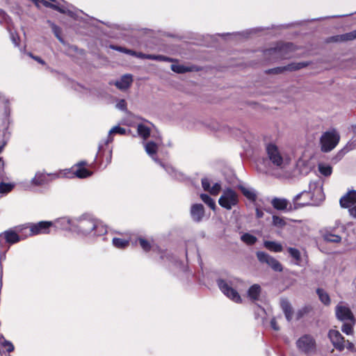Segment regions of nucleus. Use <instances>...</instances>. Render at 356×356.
<instances>
[{
  "instance_id": "28",
  "label": "nucleus",
  "mask_w": 356,
  "mask_h": 356,
  "mask_svg": "<svg viewBox=\"0 0 356 356\" xmlns=\"http://www.w3.org/2000/svg\"><path fill=\"white\" fill-rule=\"evenodd\" d=\"M287 251L289 255L294 259L295 264L298 266H301L302 258L301 254L299 250L295 248H288Z\"/></svg>"
},
{
  "instance_id": "16",
  "label": "nucleus",
  "mask_w": 356,
  "mask_h": 356,
  "mask_svg": "<svg viewBox=\"0 0 356 356\" xmlns=\"http://www.w3.org/2000/svg\"><path fill=\"white\" fill-rule=\"evenodd\" d=\"M114 134H119L120 135H124L126 134V129L120 127V126H115L108 131V136L107 139L104 142V144L100 143L98 147V152L96 155V158H101L104 154V146L107 145L109 143L113 141L112 135Z\"/></svg>"
},
{
  "instance_id": "49",
  "label": "nucleus",
  "mask_w": 356,
  "mask_h": 356,
  "mask_svg": "<svg viewBox=\"0 0 356 356\" xmlns=\"http://www.w3.org/2000/svg\"><path fill=\"white\" fill-rule=\"evenodd\" d=\"M202 186L204 191H209L210 187V181L207 178L202 179Z\"/></svg>"
},
{
  "instance_id": "2",
  "label": "nucleus",
  "mask_w": 356,
  "mask_h": 356,
  "mask_svg": "<svg viewBox=\"0 0 356 356\" xmlns=\"http://www.w3.org/2000/svg\"><path fill=\"white\" fill-rule=\"evenodd\" d=\"M339 140L340 136L334 129L324 132L320 138L321 151L330 152L337 145Z\"/></svg>"
},
{
  "instance_id": "20",
  "label": "nucleus",
  "mask_w": 356,
  "mask_h": 356,
  "mask_svg": "<svg viewBox=\"0 0 356 356\" xmlns=\"http://www.w3.org/2000/svg\"><path fill=\"white\" fill-rule=\"evenodd\" d=\"M191 216L193 221L200 222L204 216V208L202 204H194L191 208Z\"/></svg>"
},
{
  "instance_id": "17",
  "label": "nucleus",
  "mask_w": 356,
  "mask_h": 356,
  "mask_svg": "<svg viewBox=\"0 0 356 356\" xmlns=\"http://www.w3.org/2000/svg\"><path fill=\"white\" fill-rule=\"evenodd\" d=\"M21 240L19 236L13 230H7L0 234V244L4 245H10L16 243Z\"/></svg>"
},
{
  "instance_id": "32",
  "label": "nucleus",
  "mask_w": 356,
  "mask_h": 356,
  "mask_svg": "<svg viewBox=\"0 0 356 356\" xmlns=\"http://www.w3.org/2000/svg\"><path fill=\"white\" fill-rule=\"evenodd\" d=\"M316 293L318 296L320 300L325 305H329L330 304V298L327 292L324 291L323 289H317Z\"/></svg>"
},
{
  "instance_id": "33",
  "label": "nucleus",
  "mask_w": 356,
  "mask_h": 356,
  "mask_svg": "<svg viewBox=\"0 0 356 356\" xmlns=\"http://www.w3.org/2000/svg\"><path fill=\"white\" fill-rule=\"evenodd\" d=\"M137 131L140 136L143 139H147L150 135V129L143 124H139L137 127Z\"/></svg>"
},
{
  "instance_id": "18",
  "label": "nucleus",
  "mask_w": 356,
  "mask_h": 356,
  "mask_svg": "<svg viewBox=\"0 0 356 356\" xmlns=\"http://www.w3.org/2000/svg\"><path fill=\"white\" fill-rule=\"evenodd\" d=\"M53 225L51 221H40L30 226V232L31 235H37L40 234H48L49 227Z\"/></svg>"
},
{
  "instance_id": "22",
  "label": "nucleus",
  "mask_w": 356,
  "mask_h": 356,
  "mask_svg": "<svg viewBox=\"0 0 356 356\" xmlns=\"http://www.w3.org/2000/svg\"><path fill=\"white\" fill-rule=\"evenodd\" d=\"M133 81L131 74L123 75L119 81H116L113 84L120 90H124L129 88Z\"/></svg>"
},
{
  "instance_id": "27",
  "label": "nucleus",
  "mask_w": 356,
  "mask_h": 356,
  "mask_svg": "<svg viewBox=\"0 0 356 356\" xmlns=\"http://www.w3.org/2000/svg\"><path fill=\"white\" fill-rule=\"evenodd\" d=\"M238 188L243 195L251 202H255L257 199V194L254 189L245 187L243 186H238Z\"/></svg>"
},
{
  "instance_id": "43",
  "label": "nucleus",
  "mask_w": 356,
  "mask_h": 356,
  "mask_svg": "<svg viewBox=\"0 0 356 356\" xmlns=\"http://www.w3.org/2000/svg\"><path fill=\"white\" fill-rule=\"evenodd\" d=\"M312 310V307L310 306H305L300 309V310L297 312V319H300L306 314L309 313Z\"/></svg>"
},
{
  "instance_id": "35",
  "label": "nucleus",
  "mask_w": 356,
  "mask_h": 356,
  "mask_svg": "<svg viewBox=\"0 0 356 356\" xmlns=\"http://www.w3.org/2000/svg\"><path fill=\"white\" fill-rule=\"evenodd\" d=\"M9 245H4V244H0V275L2 277L3 274V266L2 261L6 259V253L9 250Z\"/></svg>"
},
{
  "instance_id": "58",
  "label": "nucleus",
  "mask_w": 356,
  "mask_h": 356,
  "mask_svg": "<svg viewBox=\"0 0 356 356\" xmlns=\"http://www.w3.org/2000/svg\"><path fill=\"white\" fill-rule=\"evenodd\" d=\"M30 56H31L34 60H37L38 63L44 65L45 62L39 56H34L31 54H29Z\"/></svg>"
},
{
  "instance_id": "53",
  "label": "nucleus",
  "mask_w": 356,
  "mask_h": 356,
  "mask_svg": "<svg viewBox=\"0 0 356 356\" xmlns=\"http://www.w3.org/2000/svg\"><path fill=\"white\" fill-rule=\"evenodd\" d=\"M8 15L3 11L2 9L0 8V23H3L7 21L8 19Z\"/></svg>"
},
{
  "instance_id": "40",
  "label": "nucleus",
  "mask_w": 356,
  "mask_h": 356,
  "mask_svg": "<svg viewBox=\"0 0 356 356\" xmlns=\"http://www.w3.org/2000/svg\"><path fill=\"white\" fill-rule=\"evenodd\" d=\"M113 244L115 247L120 249L125 248L129 245V241L120 238H113Z\"/></svg>"
},
{
  "instance_id": "29",
  "label": "nucleus",
  "mask_w": 356,
  "mask_h": 356,
  "mask_svg": "<svg viewBox=\"0 0 356 356\" xmlns=\"http://www.w3.org/2000/svg\"><path fill=\"white\" fill-rule=\"evenodd\" d=\"M171 70L177 74H184L186 72H192L193 67L189 66H186L184 65L179 64H172L170 67Z\"/></svg>"
},
{
  "instance_id": "9",
  "label": "nucleus",
  "mask_w": 356,
  "mask_h": 356,
  "mask_svg": "<svg viewBox=\"0 0 356 356\" xmlns=\"http://www.w3.org/2000/svg\"><path fill=\"white\" fill-rule=\"evenodd\" d=\"M266 153L271 163L279 168L283 167L284 159L281 155L278 147L272 143H269L266 147Z\"/></svg>"
},
{
  "instance_id": "61",
  "label": "nucleus",
  "mask_w": 356,
  "mask_h": 356,
  "mask_svg": "<svg viewBox=\"0 0 356 356\" xmlns=\"http://www.w3.org/2000/svg\"><path fill=\"white\" fill-rule=\"evenodd\" d=\"M158 55H154V54H146V58L156 60H157Z\"/></svg>"
},
{
  "instance_id": "54",
  "label": "nucleus",
  "mask_w": 356,
  "mask_h": 356,
  "mask_svg": "<svg viewBox=\"0 0 356 356\" xmlns=\"http://www.w3.org/2000/svg\"><path fill=\"white\" fill-rule=\"evenodd\" d=\"M329 41L334 42H343V40H342V35L332 36L330 38Z\"/></svg>"
},
{
  "instance_id": "3",
  "label": "nucleus",
  "mask_w": 356,
  "mask_h": 356,
  "mask_svg": "<svg viewBox=\"0 0 356 356\" xmlns=\"http://www.w3.org/2000/svg\"><path fill=\"white\" fill-rule=\"evenodd\" d=\"M218 203L222 208L231 210L233 207L236 206L238 203V195L233 189L227 188L223 191L218 200Z\"/></svg>"
},
{
  "instance_id": "6",
  "label": "nucleus",
  "mask_w": 356,
  "mask_h": 356,
  "mask_svg": "<svg viewBox=\"0 0 356 356\" xmlns=\"http://www.w3.org/2000/svg\"><path fill=\"white\" fill-rule=\"evenodd\" d=\"M256 255L257 259L260 263L266 264L274 271L282 272L283 270L282 264L278 260H277L275 258L273 257L268 253L263 251H258L256 253Z\"/></svg>"
},
{
  "instance_id": "36",
  "label": "nucleus",
  "mask_w": 356,
  "mask_h": 356,
  "mask_svg": "<svg viewBox=\"0 0 356 356\" xmlns=\"http://www.w3.org/2000/svg\"><path fill=\"white\" fill-rule=\"evenodd\" d=\"M145 149L146 152L151 156L156 154L158 149V145L153 142V141H149L145 145Z\"/></svg>"
},
{
  "instance_id": "10",
  "label": "nucleus",
  "mask_w": 356,
  "mask_h": 356,
  "mask_svg": "<svg viewBox=\"0 0 356 356\" xmlns=\"http://www.w3.org/2000/svg\"><path fill=\"white\" fill-rule=\"evenodd\" d=\"M216 282L220 291L227 297H228L235 302H241V298L238 293L235 289H234L227 281L222 279H218Z\"/></svg>"
},
{
  "instance_id": "26",
  "label": "nucleus",
  "mask_w": 356,
  "mask_h": 356,
  "mask_svg": "<svg viewBox=\"0 0 356 356\" xmlns=\"http://www.w3.org/2000/svg\"><path fill=\"white\" fill-rule=\"evenodd\" d=\"M264 246L268 250L273 252H281L283 250V247L280 243L277 241H265Z\"/></svg>"
},
{
  "instance_id": "30",
  "label": "nucleus",
  "mask_w": 356,
  "mask_h": 356,
  "mask_svg": "<svg viewBox=\"0 0 356 356\" xmlns=\"http://www.w3.org/2000/svg\"><path fill=\"white\" fill-rule=\"evenodd\" d=\"M323 238L327 242L339 243L341 241V237L336 234L330 231H326L323 234Z\"/></svg>"
},
{
  "instance_id": "39",
  "label": "nucleus",
  "mask_w": 356,
  "mask_h": 356,
  "mask_svg": "<svg viewBox=\"0 0 356 356\" xmlns=\"http://www.w3.org/2000/svg\"><path fill=\"white\" fill-rule=\"evenodd\" d=\"M272 225L275 227L282 228L286 225V222L283 218L274 215L272 217Z\"/></svg>"
},
{
  "instance_id": "12",
  "label": "nucleus",
  "mask_w": 356,
  "mask_h": 356,
  "mask_svg": "<svg viewBox=\"0 0 356 356\" xmlns=\"http://www.w3.org/2000/svg\"><path fill=\"white\" fill-rule=\"evenodd\" d=\"M51 2L52 3L45 0H38V4H36V6H40V5L42 4V6L47 8H52L53 10H55L62 14H66L68 16L74 19L76 18L77 15L76 12L71 10L65 6H59L58 4L56 3V1L55 2Z\"/></svg>"
},
{
  "instance_id": "1",
  "label": "nucleus",
  "mask_w": 356,
  "mask_h": 356,
  "mask_svg": "<svg viewBox=\"0 0 356 356\" xmlns=\"http://www.w3.org/2000/svg\"><path fill=\"white\" fill-rule=\"evenodd\" d=\"M74 232L83 235L92 234L102 236L107 232L106 228L101 222L88 216H83L74 219Z\"/></svg>"
},
{
  "instance_id": "44",
  "label": "nucleus",
  "mask_w": 356,
  "mask_h": 356,
  "mask_svg": "<svg viewBox=\"0 0 356 356\" xmlns=\"http://www.w3.org/2000/svg\"><path fill=\"white\" fill-rule=\"evenodd\" d=\"M13 187H14L13 184L1 182L0 183V193H8L13 188Z\"/></svg>"
},
{
  "instance_id": "64",
  "label": "nucleus",
  "mask_w": 356,
  "mask_h": 356,
  "mask_svg": "<svg viewBox=\"0 0 356 356\" xmlns=\"http://www.w3.org/2000/svg\"><path fill=\"white\" fill-rule=\"evenodd\" d=\"M165 170H166V171H167L168 172H169V173H171V172H170V170H171V171H173V169H172V168H165Z\"/></svg>"
},
{
  "instance_id": "42",
  "label": "nucleus",
  "mask_w": 356,
  "mask_h": 356,
  "mask_svg": "<svg viewBox=\"0 0 356 356\" xmlns=\"http://www.w3.org/2000/svg\"><path fill=\"white\" fill-rule=\"evenodd\" d=\"M110 48L111 49L116 50L118 51L122 52V53H124V54H127L129 55H136V51L131 50V49H127L125 47H120V46L112 44V45H110Z\"/></svg>"
},
{
  "instance_id": "37",
  "label": "nucleus",
  "mask_w": 356,
  "mask_h": 356,
  "mask_svg": "<svg viewBox=\"0 0 356 356\" xmlns=\"http://www.w3.org/2000/svg\"><path fill=\"white\" fill-rule=\"evenodd\" d=\"M241 240L248 245H254L257 241V238L254 235H252L249 233H245L241 236Z\"/></svg>"
},
{
  "instance_id": "21",
  "label": "nucleus",
  "mask_w": 356,
  "mask_h": 356,
  "mask_svg": "<svg viewBox=\"0 0 356 356\" xmlns=\"http://www.w3.org/2000/svg\"><path fill=\"white\" fill-rule=\"evenodd\" d=\"M53 32L55 36L58 38V40L64 45H66L67 49H66L67 54H71L72 52L78 53L79 51V48L75 45H70L69 44H66L63 38L60 36V29L55 25L52 24L51 26Z\"/></svg>"
},
{
  "instance_id": "57",
  "label": "nucleus",
  "mask_w": 356,
  "mask_h": 356,
  "mask_svg": "<svg viewBox=\"0 0 356 356\" xmlns=\"http://www.w3.org/2000/svg\"><path fill=\"white\" fill-rule=\"evenodd\" d=\"M256 216L257 218H261L264 217V212L259 207L256 208Z\"/></svg>"
},
{
  "instance_id": "34",
  "label": "nucleus",
  "mask_w": 356,
  "mask_h": 356,
  "mask_svg": "<svg viewBox=\"0 0 356 356\" xmlns=\"http://www.w3.org/2000/svg\"><path fill=\"white\" fill-rule=\"evenodd\" d=\"M318 168L320 173L325 177L330 176L332 172V168L328 164L320 163L318 165Z\"/></svg>"
},
{
  "instance_id": "51",
  "label": "nucleus",
  "mask_w": 356,
  "mask_h": 356,
  "mask_svg": "<svg viewBox=\"0 0 356 356\" xmlns=\"http://www.w3.org/2000/svg\"><path fill=\"white\" fill-rule=\"evenodd\" d=\"M345 346V348H346L348 350L353 353L356 352V349L355 348L354 344L352 342L349 341L348 340L346 341Z\"/></svg>"
},
{
  "instance_id": "19",
  "label": "nucleus",
  "mask_w": 356,
  "mask_h": 356,
  "mask_svg": "<svg viewBox=\"0 0 356 356\" xmlns=\"http://www.w3.org/2000/svg\"><path fill=\"white\" fill-rule=\"evenodd\" d=\"M74 220H71L67 217H63L57 219L53 222V225L56 229H63V230H70L74 232Z\"/></svg>"
},
{
  "instance_id": "7",
  "label": "nucleus",
  "mask_w": 356,
  "mask_h": 356,
  "mask_svg": "<svg viewBox=\"0 0 356 356\" xmlns=\"http://www.w3.org/2000/svg\"><path fill=\"white\" fill-rule=\"evenodd\" d=\"M293 44L288 42L285 44H277L273 48L266 49L264 55H272L276 58H285L287 57L289 51H292Z\"/></svg>"
},
{
  "instance_id": "52",
  "label": "nucleus",
  "mask_w": 356,
  "mask_h": 356,
  "mask_svg": "<svg viewBox=\"0 0 356 356\" xmlns=\"http://www.w3.org/2000/svg\"><path fill=\"white\" fill-rule=\"evenodd\" d=\"M156 60H158V61L173 62L174 59L171 58L170 57L165 56L158 55Z\"/></svg>"
},
{
  "instance_id": "5",
  "label": "nucleus",
  "mask_w": 356,
  "mask_h": 356,
  "mask_svg": "<svg viewBox=\"0 0 356 356\" xmlns=\"http://www.w3.org/2000/svg\"><path fill=\"white\" fill-rule=\"evenodd\" d=\"M339 204L343 208H348L350 215L356 218V191H349L341 197Z\"/></svg>"
},
{
  "instance_id": "23",
  "label": "nucleus",
  "mask_w": 356,
  "mask_h": 356,
  "mask_svg": "<svg viewBox=\"0 0 356 356\" xmlns=\"http://www.w3.org/2000/svg\"><path fill=\"white\" fill-rule=\"evenodd\" d=\"M280 304L282 309L285 315L286 320L289 322L291 321L292 319L293 312L290 302L286 299H282Z\"/></svg>"
},
{
  "instance_id": "41",
  "label": "nucleus",
  "mask_w": 356,
  "mask_h": 356,
  "mask_svg": "<svg viewBox=\"0 0 356 356\" xmlns=\"http://www.w3.org/2000/svg\"><path fill=\"white\" fill-rule=\"evenodd\" d=\"M79 178H86L92 175V172L85 168H79L74 172Z\"/></svg>"
},
{
  "instance_id": "14",
  "label": "nucleus",
  "mask_w": 356,
  "mask_h": 356,
  "mask_svg": "<svg viewBox=\"0 0 356 356\" xmlns=\"http://www.w3.org/2000/svg\"><path fill=\"white\" fill-rule=\"evenodd\" d=\"M333 346L339 351L341 352L345 348V339L339 331L336 330H330L327 334Z\"/></svg>"
},
{
  "instance_id": "46",
  "label": "nucleus",
  "mask_w": 356,
  "mask_h": 356,
  "mask_svg": "<svg viewBox=\"0 0 356 356\" xmlns=\"http://www.w3.org/2000/svg\"><path fill=\"white\" fill-rule=\"evenodd\" d=\"M138 241L140 247L143 249L144 251L148 252L151 249V245L147 240L143 238H139Z\"/></svg>"
},
{
  "instance_id": "60",
  "label": "nucleus",
  "mask_w": 356,
  "mask_h": 356,
  "mask_svg": "<svg viewBox=\"0 0 356 356\" xmlns=\"http://www.w3.org/2000/svg\"><path fill=\"white\" fill-rule=\"evenodd\" d=\"M3 166H4L3 161L2 160L1 158H0V177H3Z\"/></svg>"
},
{
  "instance_id": "63",
  "label": "nucleus",
  "mask_w": 356,
  "mask_h": 356,
  "mask_svg": "<svg viewBox=\"0 0 356 356\" xmlns=\"http://www.w3.org/2000/svg\"><path fill=\"white\" fill-rule=\"evenodd\" d=\"M108 162L110 161L111 159V151H108Z\"/></svg>"
},
{
  "instance_id": "56",
  "label": "nucleus",
  "mask_w": 356,
  "mask_h": 356,
  "mask_svg": "<svg viewBox=\"0 0 356 356\" xmlns=\"http://www.w3.org/2000/svg\"><path fill=\"white\" fill-rule=\"evenodd\" d=\"M11 39L15 46H19L18 41L19 40V38L17 35H15L13 33H11Z\"/></svg>"
},
{
  "instance_id": "11",
  "label": "nucleus",
  "mask_w": 356,
  "mask_h": 356,
  "mask_svg": "<svg viewBox=\"0 0 356 356\" xmlns=\"http://www.w3.org/2000/svg\"><path fill=\"white\" fill-rule=\"evenodd\" d=\"M310 62L308 61H303V62H298V63H291L283 67H277L272 69H269L266 71V73L268 74H281L284 72V71H289V72H293L297 71L300 69L305 68L310 65Z\"/></svg>"
},
{
  "instance_id": "48",
  "label": "nucleus",
  "mask_w": 356,
  "mask_h": 356,
  "mask_svg": "<svg viewBox=\"0 0 356 356\" xmlns=\"http://www.w3.org/2000/svg\"><path fill=\"white\" fill-rule=\"evenodd\" d=\"M116 107L121 111H126L127 110L126 101L123 99H120L116 104Z\"/></svg>"
},
{
  "instance_id": "13",
  "label": "nucleus",
  "mask_w": 356,
  "mask_h": 356,
  "mask_svg": "<svg viewBox=\"0 0 356 356\" xmlns=\"http://www.w3.org/2000/svg\"><path fill=\"white\" fill-rule=\"evenodd\" d=\"M58 177V175L56 173H44L42 172H37L34 177L31 179L33 185L36 186H40L48 184L52 180L56 179Z\"/></svg>"
},
{
  "instance_id": "38",
  "label": "nucleus",
  "mask_w": 356,
  "mask_h": 356,
  "mask_svg": "<svg viewBox=\"0 0 356 356\" xmlns=\"http://www.w3.org/2000/svg\"><path fill=\"white\" fill-rule=\"evenodd\" d=\"M200 198L212 210L216 209V202L209 195L202 193L200 195Z\"/></svg>"
},
{
  "instance_id": "62",
  "label": "nucleus",
  "mask_w": 356,
  "mask_h": 356,
  "mask_svg": "<svg viewBox=\"0 0 356 356\" xmlns=\"http://www.w3.org/2000/svg\"><path fill=\"white\" fill-rule=\"evenodd\" d=\"M134 56H136L138 58H146V54H143L141 52H136V55H134Z\"/></svg>"
},
{
  "instance_id": "45",
  "label": "nucleus",
  "mask_w": 356,
  "mask_h": 356,
  "mask_svg": "<svg viewBox=\"0 0 356 356\" xmlns=\"http://www.w3.org/2000/svg\"><path fill=\"white\" fill-rule=\"evenodd\" d=\"M355 39H356V29L349 33L342 34V40L343 42L353 40Z\"/></svg>"
},
{
  "instance_id": "31",
  "label": "nucleus",
  "mask_w": 356,
  "mask_h": 356,
  "mask_svg": "<svg viewBox=\"0 0 356 356\" xmlns=\"http://www.w3.org/2000/svg\"><path fill=\"white\" fill-rule=\"evenodd\" d=\"M343 325L341 326V331L347 334V335H351L353 334V327L355 324V320L353 321H346L343 322Z\"/></svg>"
},
{
  "instance_id": "47",
  "label": "nucleus",
  "mask_w": 356,
  "mask_h": 356,
  "mask_svg": "<svg viewBox=\"0 0 356 356\" xmlns=\"http://www.w3.org/2000/svg\"><path fill=\"white\" fill-rule=\"evenodd\" d=\"M221 189V186L220 184L218 183H216L209 190V193L211 194V195H217L218 194V193L220 192Z\"/></svg>"
},
{
  "instance_id": "50",
  "label": "nucleus",
  "mask_w": 356,
  "mask_h": 356,
  "mask_svg": "<svg viewBox=\"0 0 356 356\" xmlns=\"http://www.w3.org/2000/svg\"><path fill=\"white\" fill-rule=\"evenodd\" d=\"M2 344L5 348H7V351L8 353H11L14 350V346L10 341L4 340Z\"/></svg>"
},
{
  "instance_id": "59",
  "label": "nucleus",
  "mask_w": 356,
  "mask_h": 356,
  "mask_svg": "<svg viewBox=\"0 0 356 356\" xmlns=\"http://www.w3.org/2000/svg\"><path fill=\"white\" fill-rule=\"evenodd\" d=\"M6 106H5V113L6 115H10V108L8 106V100L6 99Z\"/></svg>"
},
{
  "instance_id": "8",
  "label": "nucleus",
  "mask_w": 356,
  "mask_h": 356,
  "mask_svg": "<svg viewBox=\"0 0 356 356\" xmlns=\"http://www.w3.org/2000/svg\"><path fill=\"white\" fill-rule=\"evenodd\" d=\"M293 209H298L309 205H317L312 202V195L309 191H303L293 199Z\"/></svg>"
},
{
  "instance_id": "4",
  "label": "nucleus",
  "mask_w": 356,
  "mask_h": 356,
  "mask_svg": "<svg viewBox=\"0 0 356 356\" xmlns=\"http://www.w3.org/2000/svg\"><path fill=\"white\" fill-rule=\"evenodd\" d=\"M296 346L300 351L309 355L314 354L316 350V343L314 337L309 334H305L296 341Z\"/></svg>"
},
{
  "instance_id": "25",
  "label": "nucleus",
  "mask_w": 356,
  "mask_h": 356,
  "mask_svg": "<svg viewBox=\"0 0 356 356\" xmlns=\"http://www.w3.org/2000/svg\"><path fill=\"white\" fill-rule=\"evenodd\" d=\"M271 204L275 209L284 211L287 209L289 202L286 199L284 198L275 197L272 200Z\"/></svg>"
},
{
  "instance_id": "55",
  "label": "nucleus",
  "mask_w": 356,
  "mask_h": 356,
  "mask_svg": "<svg viewBox=\"0 0 356 356\" xmlns=\"http://www.w3.org/2000/svg\"><path fill=\"white\" fill-rule=\"evenodd\" d=\"M270 326L275 331L280 330V327L278 326V325L277 323V321H276L275 318H273L271 319V321H270Z\"/></svg>"
},
{
  "instance_id": "15",
  "label": "nucleus",
  "mask_w": 356,
  "mask_h": 356,
  "mask_svg": "<svg viewBox=\"0 0 356 356\" xmlns=\"http://www.w3.org/2000/svg\"><path fill=\"white\" fill-rule=\"evenodd\" d=\"M335 314L337 318L342 322L353 321L355 318L348 307L344 306L341 304L337 305L335 308Z\"/></svg>"
},
{
  "instance_id": "24",
  "label": "nucleus",
  "mask_w": 356,
  "mask_h": 356,
  "mask_svg": "<svg viewBox=\"0 0 356 356\" xmlns=\"http://www.w3.org/2000/svg\"><path fill=\"white\" fill-rule=\"evenodd\" d=\"M261 291V289L259 284H253L249 288L248 291V296L250 300L253 301L258 300L260 296Z\"/></svg>"
}]
</instances>
